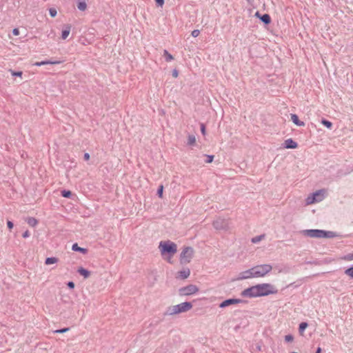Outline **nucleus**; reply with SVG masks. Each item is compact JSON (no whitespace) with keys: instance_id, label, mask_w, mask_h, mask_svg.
<instances>
[{"instance_id":"1","label":"nucleus","mask_w":353,"mask_h":353,"mask_svg":"<svg viewBox=\"0 0 353 353\" xmlns=\"http://www.w3.org/2000/svg\"><path fill=\"white\" fill-rule=\"evenodd\" d=\"M272 269V266L269 264L256 265L248 270L239 273L237 277L231 279V281H234L252 277L263 276L270 272Z\"/></svg>"},{"instance_id":"2","label":"nucleus","mask_w":353,"mask_h":353,"mask_svg":"<svg viewBox=\"0 0 353 353\" xmlns=\"http://www.w3.org/2000/svg\"><path fill=\"white\" fill-rule=\"evenodd\" d=\"M159 248L162 256L171 263V258L177 252L176 244L171 241H162L159 243Z\"/></svg>"},{"instance_id":"3","label":"nucleus","mask_w":353,"mask_h":353,"mask_svg":"<svg viewBox=\"0 0 353 353\" xmlns=\"http://www.w3.org/2000/svg\"><path fill=\"white\" fill-rule=\"evenodd\" d=\"M276 290H270L268 288H247L242 292V296L248 298H254L261 296H267L274 294Z\"/></svg>"},{"instance_id":"4","label":"nucleus","mask_w":353,"mask_h":353,"mask_svg":"<svg viewBox=\"0 0 353 353\" xmlns=\"http://www.w3.org/2000/svg\"><path fill=\"white\" fill-rule=\"evenodd\" d=\"M192 307V305L190 302H184L178 305H172L167 310L168 315H176L180 313L185 312Z\"/></svg>"},{"instance_id":"5","label":"nucleus","mask_w":353,"mask_h":353,"mask_svg":"<svg viewBox=\"0 0 353 353\" xmlns=\"http://www.w3.org/2000/svg\"><path fill=\"white\" fill-rule=\"evenodd\" d=\"M194 250L192 247H185L180 254V263L186 264L190 262L193 258Z\"/></svg>"},{"instance_id":"6","label":"nucleus","mask_w":353,"mask_h":353,"mask_svg":"<svg viewBox=\"0 0 353 353\" xmlns=\"http://www.w3.org/2000/svg\"><path fill=\"white\" fill-rule=\"evenodd\" d=\"M230 221L228 219L221 217L216 218L212 223V225L216 230L226 231L230 229Z\"/></svg>"},{"instance_id":"7","label":"nucleus","mask_w":353,"mask_h":353,"mask_svg":"<svg viewBox=\"0 0 353 353\" xmlns=\"http://www.w3.org/2000/svg\"><path fill=\"white\" fill-rule=\"evenodd\" d=\"M303 234L305 236L312 238H321L322 230L311 229L303 230Z\"/></svg>"},{"instance_id":"8","label":"nucleus","mask_w":353,"mask_h":353,"mask_svg":"<svg viewBox=\"0 0 353 353\" xmlns=\"http://www.w3.org/2000/svg\"><path fill=\"white\" fill-rule=\"evenodd\" d=\"M323 190H319L312 194V196H309L306 199L307 204H312L316 202L322 201V197L316 198V196H321V192Z\"/></svg>"},{"instance_id":"9","label":"nucleus","mask_w":353,"mask_h":353,"mask_svg":"<svg viewBox=\"0 0 353 353\" xmlns=\"http://www.w3.org/2000/svg\"><path fill=\"white\" fill-rule=\"evenodd\" d=\"M284 147L288 149H295L298 147V144L292 139H288L285 141Z\"/></svg>"},{"instance_id":"10","label":"nucleus","mask_w":353,"mask_h":353,"mask_svg":"<svg viewBox=\"0 0 353 353\" xmlns=\"http://www.w3.org/2000/svg\"><path fill=\"white\" fill-rule=\"evenodd\" d=\"M71 28L72 26L70 24H65L63 26V29L61 32L62 39L65 40L68 38V35L70 34Z\"/></svg>"},{"instance_id":"11","label":"nucleus","mask_w":353,"mask_h":353,"mask_svg":"<svg viewBox=\"0 0 353 353\" xmlns=\"http://www.w3.org/2000/svg\"><path fill=\"white\" fill-rule=\"evenodd\" d=\"M197 292V288H181L179 290L180 295H191Z\"/></svg>"},{"instance_id":"12","label":"nucleus","mask_w":353,"mask_h":353,"mask_svg":"<svg viewBox=\"0 0 353 353\" xmlns=\"http://www.w3.org/2000/svg\"><path fill=\"white\" fill-rule=\"evenodd\" d=\"M241 302V300L239 299H228V300H225L224 301H223L221 304H220V307H225L227 306H229L232 304H235V303H239Z\"/></svg>"},{"instance_id":"13","label":"nucleus","mask_w":353,"mask_h":353,"mask_svg":"<svg viewBox=\"0 0 353 353\" xmlns=\"http://www.w3.org/2000/svg\"><path fill=\"white\" fill-rule=\"evenodd\" d=\"M190 269L185 268V269H183V270L178 272L176 278L181 279H187L190 276Z\"/></svg>"},{"instance_id":"14","label":"nucleus","mask_w":353,"mask_h":353,"mask_svg":"<svg viewBox=\"0 0 353 353\" xmlns=\"http://www.w3.org/2000/svg\"><path fill=\"white\" fill-rule=\"evenodd\" d=\"M63 61H60V60H57V61L48 60V61H43L41 62H36L34 65H37V66H41V65H48V64L57 65V64H60Z\"/></svg>"},{"instance_id":"15","label":"nucleus","mask_w":353,"mask_h":353,"mask_svg":"<svg viewBox=\"0 0 353 353\" xmlns=\"http://www.w3.org/2000/svg\"><path fill=\"white\" fill-rule=\"evenodd\" d=\"M322 234L321 235V238H334V237H336V236H339L334 232L325 231V230H322V234Z\"/></svg>"},{"instance_id":"16","label":"nucleus","mask_w":353,"mask_h":353,"mask_svg":"<svg viewBox=\"0 0 353 353\" xmlns=\"http://www.w3.org/2000/svg\"><path fill=\"white\" fill-rule=\"evenodd\" d=\"M291 119L292 122L298 126H304L305 123L303 121L299 120V117L295 114H291Z\"/></svg>"},{"instance_id":"17","label":"nucleus","mask_w":353,"mask_h":353,"mask_svg":"<svg viewBox=\"0 0 353 353\" xmlns=\"http://www.w3.org/2000/svg\"><path fill=\"white\" fill-rule=\"evenodd\" d=\"M72 250L75 252H79L83 254H85L88 253V250L83 248H81L78 245V244L74 243L72 246Z\"/></svg>"},{"instance_id":"18","label":"nucleus","mask_w":353,"mask_h":353,"mask_svg":"<svg viewBox=\"0 0 353 353\" xmlns=\"http://www.w3.org/2000/svg\"><path fill=\"white\" fill-rule=\"evenodd\" d=\"M261 21L265 25H268L271 23V17L268 14H263L260 17Z\"/></svg>"},{"instance_id":"19","label":"nucleus","mask_w":353,"mask_h":353,"mask_svg":"<svg viewBox=\"0 0 353 353\" xmlns=\"http://www.w3.org/2000/svg\"><path fill=\"white\" fill-rule=\"evenodd\" d=\"M77 272L84 278H88L90 274V272L83 268H79Z\"/></svg>"},{"instance_id":"20","label":"nucleus","mask_w":353,"mask_h":353,"mask_svg":"<svg viewBox=\"0 0 353 353\" xmlns=\"http://www.w3.org/2000/svg\"><path fill=\"white\" fill-rule=\"evenodd\" d=\"M196 143V137L193 134H189L188 137V145H194Z\"/></svg>"},{"instance_id":"21","label":"nucleus","mask_w":353,"mask_h":353,"mask_svg":"<svg viewBox=\"0 0 353 353\" xmlns=\"http://www.w3.org/2000/svg\"><path fill=\"white\" fill-rule=\"evenodd\" d=\"M77 8L81 11H84L87 8V4L84 1H79L77 3Z\"/></svg>"},{"instance_id":"22","label":"nucleus","mask_w":353,"mask_h":353,"mask_svg":"<svg viewBox=\"0 0 353 353\" xmlns=\"http://www.w3.org/2000/svg\"><path fill=\"white\" fill-rule=\"evenodd\" d=\"M26 222L29 225L32 227H34L38 223L37 220L34 217H28L26 220Z\"/></svg>"},{"instance_id":"23","label":"nucleus","mask_w":353,"mask_h":353,"mask_svg":"<svg viewBox=\"0 0 353 353\" xmlns=\"http://www.w3.org/2000/svg\"><path fill=\"white\" fill-rule=\"evenodd\" d=\"M58 258L57 257H48L45 261L46 265H51L56 263L58 261Z\"/></svg>"},{"instance_id":"24","label":"nucleus","mask_w":353,"mask_h":353,"mask_svg":"<svg viewBox=\"0 0 353 353\" xmlns=\"http://www.w3.org/2000/svg\"><path fill=\"white\" fill-rule=\"evenodd\" d=\"M163 57H165V61H166L167 62H170V61H171L172 60H173V59H174L173 56H172V54H170L168 52V50H164V51H163Z\"/></svg>"},{"instance_id":"25","label":"nucleus","mask_w":353,"mask_h":353,"mask_svg":"<svg viewBox=\"0 0 353 353\" xmlns=\"http://www.w3.org/2000/svg\"><path fill=\"white\" fill-rule=\"evenodd\" d=\"M308 325L307 323H301L300 325H299V332L301 334V335H303V332L304 330L307 327Z\"/></svg>"},{"instance_id":"26","label":"nucleus","mask_w":353,"mask_h":353,"mask_svg":"<svg viewBox=\"0 0 353 353\" xmlns=\"http://www.w3.org/2000/svg\"><path fill=\"white\" fill-rule=\"evenodd\" d=\"M321 123L329 129H330L332 127V123L325 119H323L321 120Z\"/></svg>"},{"instance_id":"27","label":"nucleus","mask_w":353,"mask_h":353,"mask_svg":"<svg viewBox=\"0 0 353 353\" xmlns=\"http://www.w3.org/2000/svg\"><path fill=\"white\" fill-rule=\"evenodd\" d=\"M61 194L63 197L70 198L72 196V192L70 190H63L61 191Z\"/></svg>"},{"instance_id":"28","label":"nucleus","mask_w":353,"mask_h":353,"mask_svg":"<svg viewBox=\"0 0 353 353\" xmlns=\"http://www.w3.org/2000/svg\"><path fill=\"white\" fill-rule=\"evenodd\" d=\"M264 237H265L264 234L256 236H255V237L252 239V242L253 243H257L259 241H261L263 239H264Z\"/></svg>"},{"instance_id":"29","label":"nucleus","mask_w":353,"mask_h":353,"mask_svg":"<svg viewBox=\"0 0 353 353\" xmlns=\"http://www.w3.org/2000/svg\"><path fill=\"white\" fill-rule=\"evenodd\" d=\"M345 274L351 278H353V266L346 269L345 270Z\"/></svg>"},{"instance_id":"30","label":"nucleus","mask_w":353,"mask_h":353,"mask_svg":"<svg viewBox=\"0 0 353 353\" xmlns=\"http://www.w3.org/2000/svg\"><path fill=\"white\" fill-rule=\"evenodd\" d=\"M163 186L161 185L159 187L157 190V195L161 198L163 196Z\"/></svg>"},{"instance_id":"31","label":"nucleus","mask_w":353,"mask_h":353,"mask_svg":"<svg viewBox=\"0 0 353 353\" xmlns=\"http://www.w3.org/2000/svg\"><path fill=\"white\" fill-rule=\"evenodd\" d=\"M49 13H50V15L52 17H56L57 14V12L55 8H50L49 10Z\"/></svg>"},{"instance_id":"32","label":"nucleus","mask_w":353,"mask_h":353,"mask_svg":"<svg viewBox=\"0 0 353 353\" xmlns=\"http://www.w3.org/2000/svg\"><path fill=\"white\" fill-rule=\"evenodd\" d=\"M205 157H206L205 163H210L213 161V159H214L213 155H205Z\"/></svg>"},{"instance_id":"33","label":"nucleus","mask_w":353,"mask_h":353,"mask_svg":"<svg viewBox=\"0 0 353 353\" xmlns=\"http://www.w3.org/2000/svg\"><path fill=\"white\" fill-rule=\"evenodd\" d=\"M69 330V328L68 327H65V328H63V329H61V330H54V333H64V332H66Z\"/></svg>"},{"instance_id":"34","label":"nucleus","mask_w":353,"mask_h":353,"mask_svg":"<svg viewBox=\"0 0 353 353\" xmlns=\"http://www.w3.org/2000/svg\"><path fill=\"white\" fill-rule=\"evenodd\" d=\"M23 72L21 71H12V75L16 77H21Z\"/></svg>"},{"instance_id":"35","label":"nucleus","mask_w":353,"mask_h":353,"mask_svg":"<svg viewBox=\"0 0 353 353\" xmlns=\"http://www.w3.org/2000/svg\"><path fill=\"white\" fill-rule=\"evenodd\" d=\"M285 340L287 342H292L294 340V337L292 335L288 334L285 336Z\"/></svg>"},{"instance_id":"36","label":"nucleus","mask_w":353,"mask_h":353,"mask_svg":"<svg viewBox=\"0 0 353 353\" xmlns=\"http://www.w3.org/2000/svg\"><path fill=\"white\" fill-rule=\"evenodd\" d=\"M200 34V31L199 30H194L192 33H191V35L193 37H196L199 35Z\"/></svg>"},{"instance_id":"37","label":"nucleus","mask_w":353,"mask_h":353,"mask_svg":"<svg viewBox=\"0 0 353 353\" xmlns=\"http://www.w3.org/2000/svg\"><path fill=\"white\" fill-rule=\"evenodd\" d=\"M252 287H272L269 283H261L253 285Z\"/></svg>"},{"instance_id":"38","label":"nucleus","mask_w":353,"mask_h":353,"mask_svg":"<svg viewBox=\"0 0 353 353\" xmlns=\"http://www.w3.org/2000/svg\"><path fill=\"white\" fill-rule=\"evenodd\" d=\"M157 6L162 7L164 4V0H155Z\"/></svg>"},{"instance_id":"39","label":"nucleus","mask_w":353,"mask_h":353,"mask_svg":"<svg viewBox=\"0 0 353 353\" xmlns=\"http://www.w3.org/2000/svg\"><path fill=\"white\" fill-rule=\"evenodd\" d=\"M201 131L203 135L205 134V126L203 123H201Z\"/></svg>"},{"instance_id":"40","label":"nucleus","mask_w":353,"mask_h":353,"mask_svg":"<svg viewBox=\"0 0 353 353\" xmlns=\"http://www.w3.org/2000/svg\"><path fill=\"white\" fill-rule=\"evenodd\" d=\"M7 225H8V228L10 230L12 229L13 227H14V224H13V223L11 221H7Z\"/></svg>"},{"instance_id":"41","label":"nucleus","mask_w":353,"mask_h":353,"mask_svg":"<svg viewBox=\"0 0 353 353\" xmlns=\"http://www.w3.org/2000/svg\"><path fill=\"white\" fill-rule=\"evenodd\" d=\"M30 232H29L28 230H26V231H25V232L23 233L22 236H23V238H28V237H29V236H30Z\"/></svg>"},{"instance_id":"42","label":"nucleus","mask_w":353,"mask_h":353,"mask_svg":"<svg viewBox=\"0 0 353 353\" xmlns=\"http://www.w3.org/2000/svg\"><path fill=\"white\" fill-rule=\"evenodd\" d=\"M172 74L173 77L176 78L178 77V75H179L178 70L176 69L173 70Z\"/></svg>"},{"instance_id":"43","label":"nucleus","mask_w":353,"mask_h":353,"mask_svg":"<svg viewBox=\"0 0 353 353\" xmlns=\"http://www.w3.org/2000/svg\"><path fill=\"white\" fill-rule=\"evenodd\" d=\"M345 259L347 260H349V261H352L353 260V253L352 254H347L345 257Z\"/></svg>"},{"instance_id":"44","label":"nucleus","mask_w":353,"mask_h":353,"mask_svg":"<svg viewBox=\"0 0 353 353\" xmlns=\"http://www.w3.org/2000/svg\"><path fill=\"white\" fill-rule=\"evenodd\" d=\"M12 33H13V34H14V35H15V36L19 35V29H18V28H14V29H13V30H12Z\"/></svg>"},{"instance_id":"45","label":"nucleus","mask_w":353,"mask_h":353,"mask_svg":"<svg viewBox=\"0 0 353 353\" xmlns=\"http://www.w3.org/2000/svg\"><path fill=\"white\" fill-rule=\"evenodd\" d=\"M83 159L85 161H88L90 159V154L88 153H85Z\"/></svg>"},{"instance_id":"46","label":"nucleus","mask_w":353,"mask_h":353,"mask_svg":"<svg viewBox=\"0 0 353 353\" xmlns=\"http://www.w3.org/2000/svg\"><path fill=\"white\" fill-rule=\"evenodd\" d=\"M67 287H74V283L72 281H69L67 283Z\"/></svg>"},{"instance_id":"47","label":"nucleus","mask_w":353,"mask_h":353,"mask_svg":"<svg viewBox=\"0 0 353 353\" xmlns=\"http://www.w3.org/2000/svg\"><path fill=\"white\" fill-rule=\"evenodd\" d=\"M255 17H258L260 19V17H261V14L259 13V11H257L256 13H255Z\"/></svg>"},{"instance_id":"48","label":"nucleus","mask_w":353,"mask_h":353,"mask_svg":"<svg viewBox=\"0 0 353 353\" xmlns=\"http://www.w3.org/2000/svg\"><path fill=\"white\" fill-rule=\"evenodd\" d=\"M316 353H321V347H318L316 351Z\"/></svg>"},{"instance_id":"49","label":"nucleus","mask_w":353,"mask_h":353,"mask_svg":"<svg viewBox=\"0 0 353 353\" xmlns=\"http://www.w3.org/2000/svg\"><path fill=\"white\" fill-rule=\"evenodd\" d=\"M323 192H321V196H316V198H321L322 197V199H323V195L322 194Z\"/></svg>"},{"instance_id":"50","label":"nucleus","mask_w":353,"mask_h":353,"mask_svg":"<svg viewBox=\"0 0 353 353\" xmlns=\"http://www.w3.org/2000/svg\"><path fill=\"white\" fill-rule=\"evenodd\" d=\"M187 287L192 288V287H196V286H195V285H188Z\"/></svg>"},{"instance_id":"51","label":"nucleus","mask_w":353,"mask_h":353,"mask_svg":"<svg viewBox=\"0 0 353 353\" xmlns=\"http://www.w3.org/2000/svg\"><path fill=\"white\" fill-rule=\"evenodd\" d=\"M292 353H298V352H292Z\"/></svg>"}]
</instances>
